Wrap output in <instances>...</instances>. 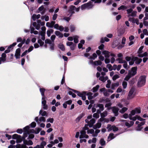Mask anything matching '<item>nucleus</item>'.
I'll return each instance as SVG.
<instances>
[{
	"instance_id": "obj_1",
	"label": "nucleus",
	"mask_w": 148,
	"mask_h": 148,
	"mask_svg": "<svg viewBox=\"0 0 148 148\" xmlns=\"http://www.w3.org/2000/svg\"><path fill=\"white\" fill-rule=\"evenodd\" d=\"M92 2L90 1L88 2L85 3L81 6V8L82 10H84L85 9L89 10L93 8L94 5Z\"/></svg>"
},
{
	"instance_id": "obj_2",
	"label": "nucleus",
	"mask_w": 148,
	"mask_h": 148,
	"mask_svg": "<svg viewBox=\"0 0 148 148\" xmlns=\"http://www.w3.org/2000/svg\"><path fill=\"white\" fill-rule=\"evenodd\" d=\"M145 76H142L140 77L137 83L138 87H140L144 85L145 84Z\"/></svg>"
},
{
	"instance_id": "obj_3",
	"label": "nucleus",
	"mask_w": 148,
	"mask_h": 148,
	"mask_svg": "<svg viewBox=\"0 0 148 148\" xmlns=\"http://www.w3.org/2000/svg\"><path fill=\"white\" fill-rule=\"evenodd\" d=\"M10 51V50L8 49L5 51L4 53H2L1 57H0V64H1L2 62H5L6 60V55L5 53H9Z\"/></svg>"
},
{
	"instance_id": "obj_4",
	"label": "nucleus",
	"mask_w": 148,
	"mask_h": 148,
	"mask_svg": "<svg viewBox=\"0 0 148 148\" xmlns=\"http://www.w3.org/2000/svg\"><path fill=\"white\" fill-rule=\"evenodd\" d=\"M144 48V46H141L139 49L138 53V56L140 57H143L147 56V53L145 52L143 53H142L143 52V49Z\"/></svg>"
},
{
	"instance_id": "obj_5",
	"label": "nucleus",
	"mask_w": 148,
	"mask_h": 148,
	"mask_svg": "<svg viewBox=\"0 0 148 148\" xmlns=\"http://www.w3.org/2000/svg\"><path fill=\"white\" fill-rule=\"evenodd\" d=\"M145 119H143V120L140 121V122L138 121H136V124L138 125L137 127L136 128L137 131H140L142 129V127L141 126L145 124Z\"/></svg>"
},
{
	"instance_id": "obj_6",
	"label": "nucleus",
	"mask_w": 148,
	"mask_h": 148,
	"mask_svg": "<svg viewBox=\"0 0 148 148\" xmlns=\"http://www.w3.org/2000/svg\"><path fill=\"white\" fill-rule=\"evenodd\" d=\"M46 27L45 26H43L41 27L42 31L40 32L39 33V35L41 36V38L43 41H44L45 39V34Z\"/></svg>"
},
{
	"instance_id": "obj_7",
	"label": "nucleus",
	"mask_w": 148,
	"mask_h": 148,
	"mask_svg": "<svg viewBox=\"0 0 148 148\" xmlns=\"http://www.w3.org/2000/svg\"><path fill=\"white\" fill-rule=\"evenodd\" d=\"M12 138L13 139H16L17 143H20L22 140V138L21 137L20 135L16 134H15L13 135Z\"/></svg>"
},
{
	"instance_id": "obj_8",
	"label": "nucleus",
	"mask_w": 148,
	"mask_h": 148,
	"mask_svg": "<svg viewBox=\"0 0 148 148\" xmlns=\"http://www.w3.org/2000/svg\"><path fill=\"white\" fill-rule=\"evenodd\" d=\"M35 120L38 125L40 124L41 122H45V118L43 116H41L39 118L37 116L35 117Z\"/></svg>"
},
{
	"instance_id": "obj_9",
	"label": "nucleus",
	"mask_w": 148,
	"mask_h": 148,
	"mask_svg": "<svg viewBox=\"0 0 148 148\" xmlns=\"http://www.w3.org/2000/svg\"><path fill=\"white\" fill-rule=\"evenodd\" d=\"M133 116L132 114L130 113L129 114V119L131 120H132L133 121H135L137 119L138 120L141 121L143 120V119L140 117V116Z\"/></svg>"
},
{
	"instance_id": "obj_10",
	"label": "nucleus",
	"mask_w": 148,
	"mask_h": 148,
	"mask_svg": "<svg viewBox=\"0 0 148 148\" xmlns=\"http://www.w3.org/2000/svg\"><path fill=\"white\" fill-rule=\"evenodd\" d=\"M47 101L45 97H42V104L43 109L47 110L48 109V106L46 104Z\"/></svg>"
},
{
	"instance_id": "obj_11",
	"label": "nucleus",
	"mask_w": 148,
	"mask_h": 148,
	"mask_svg": "<svg viewBox=\"0 0 148 148\" xmlns=\"http://www.w3.org/2000/svg\"><path fill=\"white\" fill-rule=\"evenodd\" d=\"M93 93L91 92H88L87 93L86 95L88 96V99L89 100H91L94 98L96 97L98 95V93L97 92L95 93L93 95Z\"/></svg>"
},
{
	"instance_id": "obj_12",
	"label": "nucleus",
	"mask_w": 148,
	"mask_h": 148,
	"mask_svg": "<svg viewBox=\"0 0 148 148\" xmlns=\"http://www.w3.org/2000/svg\"><path fill=\"white\" fill-rule=\"evenodd\" d=\"M66 45L67 46L70 47V49L72 50H74L76 46V44L71 42H67Z\"/></svg>"
},
{
	"instance_id": "obj_13",
	"label": "nucleus",
	"mask_w": 148,
	"mask_h": 148,
	"mask_svg": "<svg viewBox=\"0 0 148 148\" xmlns=\"http://www.w3.org/2000/svg\"><path fill=\"white\" fill-rule=\"evenodd\" d=\"M81 135L79 136V138H88L89 137V136L86 134V132L85 130H82L80 132Z\"/></svg>"
},
{
	"instance_id": "obj_14",
	"label": "nucleus",
	"mask_w": 148,
	"mask_h": 148,
	"mask_svg": "<svg viewBox=\"0 0 148 148\" xmlns=\"http://www.w3.org/2000/svg\"><path fill=\"white\" fill-rule=\"evenodd\" d=\"M136 67H133L132 68L131 70L129 71L128 73L132 77L136 74Z\"/></svg>"
},
{
	"instance_id": "obj_15",
	"label": "nucleus",
	"mask_w": 148,
	"mask_h": 148,
	"mask_svg": "<svg viewBox=\"0 0 148 148\" xmlns=\"http://www.w3.org/2000/svg\"><path fill=\"white\" fill-rule=\"evenodd\" d=\"M141 112V110L140 108H138L132 110L131 112V114L134 115L136 114L140 113Z\"/></svg>"
},
{
	"instance_id": "obj_16",
	"label": "nucleus",
	"mask_w": 148,
	"mask_h": 148,
	"mask_svg": "<svg viewBox=\"0 0 148 148\" xmlns=\"http://www.w3.org/2000/svg\"><path fill=\"white\" fill-rule=\"evenodd\" d=\"M121 121L124 122L125 123V125L127 127H131L134 124V122L132 121H130L129 123L127 122L126 120H122Z\"/></svg>"
},
{
	"instance_id": "obj_17",
	"label": "nucleus",
	"mask_w": 148,
	"mask_h": 148,
	"mask_svg": "<svg viewBox=\"0 0 148 148\" xmlns=\"http://www.w3.org/2000/svg\"><path fill=\"white\" fill-rule=\"evenodd\" d=\"M119 108L116 107H114L112 108V110L115 116H117L119 114Z\"/></svg>"
},
{
	"instance_id": "obj_18",
	"label": "nucleus",
	"mask_w": 148,
	"mask_h": 148,
	"mask_svg": "<svg viewBox=\"0 0 148 148\" xmlns=\"http://www.w3.org/2000/svg\"><path fill=\"white\" fill-rule=\"evenodd\" d=\"M101 121H98L97 123L93 127V128L95 129L99 128L101 126Z\"/></svg>"
},
{
	"instance_id": "obj_19",
	"label": "nucleus",
	"mask_w": 148,
	"mask_h": 148,
	"mask_svg": "<svg viewBox=\"0 0 148 148\" xmlns=\"http://www.w3.org/2000/svg\"><path fill=\"white\" fill-rule=\"evenodd\" d=\"M15 56L16 59L19 58L20 56V49L19 48L17 49L15 54Z\"/></svg>"
},
{
	"instance_id": "obj_20",
	"label": "nucleus",
	"mask_w": 148,
	"mask_h": 148,
	"mask_svg": "<svg viewBox=\"0 0 148 148\" xmlns=\"http://www.w3.org/2000/svg\"><path fill=\"white\" fill-rule=\"evenodd\" d=\"M86 92H81L78 96L82 97V99L83 100H85L86 99Z\"/></svg>"
},
{
	"instance_id": "obj_21",
	"label": "nucleus",
	"mask_w": 148,
	"mask_h": 148,
	"mask_svg": "<svg viewBox=\"0 0 148 148\" xmlns=\"http://www.w3.org/2000/svg\"><path fill=\"white\" fill-rule=\"evenodd\" d=\"M133 60L135 61V63L136 64H139L142 61V59L138 58L137 57H135L133 58Z\"/></svg>"
},
{
	"instance_id": "obj_22",
	"label": "nucleus",
	"mask_w": 148,
	"mask_h": 148,
	"mask_svg": "<svg viewBox=\"0 0 148 148\" xmlns=\"http://www.w3.org/2000/svg\"><path fill=\"white\" fill-rule=\"evenodd\" d=\"M94 107L96 108L98 107L99 108V109H100L101 111H103L104 109L103 105L101 104H95L94 105Z\"/></svg>"
},
{
	"instance_id": "obj_23",
	"label": "nucleus",
	"mask_w": 148,
	"mask_h": 148,
	"mask_svg": "<svg viewBox=\"0 0 148 148\" xmlns=\"http://www.w3.org/2000/svg\"><path fill=\"white\" fill-rule=\"evenodd\" d=\"M119 134H116L114 136V135L113 133L110 134L108 137V141H110L112 139L114 138L116 136L118 135Z\"/></svg>"
},
{
	"instance_id": "obj_24",
	"label": "nucleus",
	"mask_w": 148,
	"mask_h": 148,
	"mask_svg": "<svg viewBox=\"0 0 148 148\" xmlns=\"http://www.w3.org/2000/svg\"><path fill=\"white\" fill-rule=\"evenodd\" d=\"M134 91V88H132L129 91L128 96L129 99H131L133 97L132 95Z\"/></svg>"
},
{
	"instance_id": "obj_25",
	"label": "nucleus",
	"mask_w": 148,
	"mask_h": 148,
	"mask_svg": "<svg viewBox=\"0 0 148 148\" xmlns=\"http://www.w3.org/2000/svg\"><path fill=\"white\" fill-rule=\"evenodd\" d=\"M102 53L106 58H109L110 56V52L104 50L102 52Z\"/></svg>"
},
{
	"instance_id": "obj_26",
	"label": "nucleus",
	"mask_w": 148,
	"mask_h": 148,
	"mask_svg": "<svg viewBox=\"0 0 148 148\" xmlns=\"http://www.w3.org/2000/svg\"><path fill=\"white\" fill-rule=\"evenodd\" d=\"M95 122V120L94 119H92L89 121V123H88V126L90 127H91L94 124Z\"/></svg>"
},
{
	"instance_id": "obj_27",
	"label": "nucleus",
	"mask_w": 148,
	"mask_h": 148,
	"mask_svg": "<svg viewBox=\"0 0 148 148\" xmlns=\"http://www.w3.org/2000/svg\"><path fill=\"white\" fill-rule=\"evenodd\" d=\"M33 26L35 27L37 30H39L40 28L41 25L40 24L37 23L36 22H34L33 23Z\"/></svg>"
},
{
	"instance_id": "obj_28",
	"label": "nucleus",
	"mask_w": 148,
	"mask_h": 148,
	"mask_svg": "<svg viewBox=\"0 0 148 148\" xmlns=\"http://www.w3.org/2000/svg\"><path fill=\"white\" fill-rule=\"evenodd\" d=\"M23 143L24 144V145H32L33 144V143L32 141L31 140H25L23 141Z\"/></svg>"
},
{
	"instance_id": "obj_29",
	"label": "nucleus",
	"mask_w": 148,
	"mask_h": 148,
	"mask_svg": "<svg viewBox=\"0 0 148 148\" xmlns=\"http://www.w3.org/2000/svg\"><path fill=\"white\" fill-rule=\"evenodd\" d=\"M46 43L49 44L50 46L54 45V42L51 41L49 39H46L45 41Z\"/></svg>"
},
{
	"instance_id": "obj_30",
	"label": "nucleus",
	"mask_w": 148,
	"mask_h": 148,
	"mask_svg": "<svg viewBox=\"0 0 148 148\" xmlns=\"http://www.w3.org/2000/svg\"><path fill=\"white\" fill-rule=\"evenodd\" d=\"M148 19V16L147 15V13L145 14V17H144V18L143 23L144 25L146 26H147L148 25V22L145 21Z\"/></svg>"
},
{
	"instance_id": "obj_31",
	"label": "nucleus",
	"mask_w": 148,
	"mask_h": 148,
	"mask_svg": "<svg viewBox=\"0 0 148 148\" xmlns=\"http://www.w3.org/2000/svg\"><path fill=\"white\" fill-rule=\"evenodd\" d=\"M40 15L39 14L36 15V14H34L32 16V18L33 20L35 21L36 19H38L40 18Z\"/></svg>"
},
{
	"instance_id": "obj_32",
	"label": "nucleus",
	"mask_w": 148,
	"mask_h": 148,
	"mask_svg": "<svg viewBox=\"0 0 148 148\" xmlns=\"http://www.w3.org/2000/svg\"><path fill=\"white\" fill-rule=\"evenodd\" d=\"M55 34L59 38H62L63 36V35L59 31H56L55 32Z\"/></svg>"
},
{
	"instance_id": "obj_33",
	"label": "nucleus",
	"mask_w": 148,
	"mask_h": 148,
	"mask_svg": "<svg viewBox=\"0 0 148 148\" xmlns=\"http://www.w3.org/2000/svg\"><path fill=\"white\" fill-rule=\"evenodd\" d=\"M84 115L83 113L80 114L78 117L76 119L75 121L76 122H79L80 120L84 116Z\"/></svg>"
},
{
	"instance_id": "obj_34",
	"label": "nucleus",
	"mask_w": 148,
	"mask_h": 148,
	"mask_svg": "<svg viewBox=\"0 0 148 148\" xmlns=\"http://www.w3.org/2000/svg\"><path fill=\"white\" fill-rule=\"evenodd\" d=\"M108 79V77L107 76H100L99 78V80L102 81L103 82H105L106 80Z\"/></svg>"
},
{
	"instance_id": "obj_35",
	"label": "nucleus",
	"mask_w": 148,
	"mask_h": 148,
	"mask_svg": "<svg viewBox=\"0 0 148 148\" xmlns=\"http://www.w3.org/2000/svg\"><path fill=\"white\" fill-rule=\"evenodd\" d=\"M96 130L94 132V134L92 135V136L93 137H96L98 136V134H99L100 132V130L99 129H95Z\"/></svg>"
},
{
	"instance_id": "obj_36",
	"label": "nucleus",
	"mask_w": 148,
	"mask_h": 148,
	"mask_svg": "<svg viewBox=\"0 0 148 148\" xmlns=\"http://www.w3.org/2000/svg\"><path fill=\"white\" fill-rule=\"evenodd\" d=\"M41 38V36H40L39 35V37L38 38L39 39L38 40V42L39 44H40V46H42L44 44V42L43 41H42L41 40L42 39Z\"/></svg>"
},
{
	"instance_id": "obj_37",
	"label": "nucleus",
	"mask_w": 148,
	"mask_h": 148,
	"mask_svg": "<svg viewBox=\"0 0 148 148\" xmlns=\"http://www.w3.org/2000/svg\"><path fill=\"white\" fill-rule=\"evenodd\" d=\"M97 140V139L95 138H93L92 140L90 139L88 141V143L89 144H90L91 143H96Z\"/></svg>"
},
{
	"instance_id": "obj_38",
	"label": "nucleus",
	"mask_w": 148,
	"mask_h": 148,
	"mask_svg": "<svg viewBox=\"0 0 148 148\" xmlns=\"http://www.w3.org/2000/svg\"><path fill=\"white\" fill-rule=\"evenodd\" d=\"M137 12L136 11H133L130 14H129L128 15V17H130V16L134 17L136 15Z\"/></svg>"
},
{
	"instance_id": "obj_39",
	"label": "nucleus",
	"mask_w": 148,
	"mask_h": 148,
	"mask_svg": "<svg viewBox=\"0 0 148 148\" xmlns=\"http://www.w3.org/2000/svg\"><path fill=\"white\" fill-rule=\"evenodd\" d=\"M116 60L118 61V62L119 63H123L125 62V61L123 60V58H118L116 59Z\"/></svg>"
},
{
	"instance_id": "obj_40",
	"label": "nucleus",
	"mask_w": 148,
	"mask_h": 148,
	"mask_svg": "<svg viewBox=\"0 0 148 148\" xmlns=\"http://www.w3.org/2000/svg\"><path fill=\"white\" fill-rule=\"evenodd\" d=\"M116 92L117 93L121 92L122 94H124L125 93V91L124 90H122L121 88H119L116 90Z\"/></svg>"
},
{
	"instance_id": "obj_41",
	"label": "nucleus",
	"mask_w": 148,
	"mask_h": 148,
	"mask_svg": "<svg viewBox=\"0 0 148 148\" xmlns=\"http://www.w3.org/2000/svg\"><path fill=\"white\" fill-rule=\"evenodd\" d=\"M16 148H28L27 147L24 145L18 144L16 145Z\"/></svg>"
},
{
	"instance_id": "obj_42",
	"label": "nucleus",
	"mask_w": 148,
	"mask_h": 148,
	"mask_svg": "<svg viewBox=\"0 0 148 148\" xmlns=\"http://www.w3.org/2000/svg\"><path fill=\"white\" fill-rule=\"evenodd\" d=\"M39 114H41L42 116H46L47 115V113L45 111H43L40 110L39 112Z\"/></svg>"
},
{
	"instance_id": "obj_43",
	"label": "nucleus",
	"mask_w": 148,
	"mask_h": 148,
	"mask_svg": "<svg viewBox=\"0 0 148 148\" xmlns=\"http://www.w3.org/2000/svg\"><path fill=\"white\" fill-rule=\"evenodd\" d=\"M78 38L79 37L78 36H73V39L74 40V41L75 43H77L78 42Z\"/></svg>"
},
{
	"instance_id": "obj_44",
	"label": "nucleus",
	"mask_w": 148,
	"mask_h": 148,
	"mask_svg": "<svg viewBox=\"0 0 148 148\" xmlns=\"http://www.w3.org/2000/svg\"><path fill=\"white\" fill-rule=\"evenodd\" d=\"M99 143L102 146L105 145L106 144V142L103 138H101L99 141Z\"/></svg>"
},
{
	"instance_id": "obj_45",
	"label": "nucleus",
	"mask_w": 148,
	"mask_h": 148,
	"mask_svg": "<svg viewBox=\"0 0 148 148\" xmlns=\"http://www.w3.org/2000/svg\"><path fill=\"white\" fill-rule=\"evenodd\" d=\"M99 87V85H97L96 86L94 87L92 89V92H96L98 90Z\"/></svg>"
},
{
	"instance_id": "obj_46",
	"label": "nucleus",
	"mask_w": 148,
	"mask_h": 148,
	"mask_svg": "<svg viewBox=\"0 0 148 148\" xmlns=\"http://www.w3.org/2000/svg\"><path fill=\"white\" fill-rule=\"evenodd\" d=\"M94 66L101 65L102 62L100 60L95 61L94 62Z\"/></svg>"
},
{
	"instance_id": "obj_47",
	"label": "nucleus",
	"mask_w": 148,
	"mask_h": 148,
	"mask_svg": "<svg viewBox=\"0 0 148 148\" xmlns=\"http://www.w3.org/2000/svg\"><path fill=\"white\" fill-rule=\"evenodd\" d=\"M128 109V108L126 107H123L121 109L119 110V112L122 114L124 113Z\"/></svg>"
},
{
	"instance_id": "obj_48",
	"label": "nucleus",
	"mask_w": 148,
	"mask_h": 148,
	"mask_svg": "<svg viewBox=\"0 0 148 148\" xmlns=\"http://www.w3.org/2000/svg\"><path fill=\"white\" fill-rule=\"evenodd\" d=\"M40 90L41 92L42 96V97H45L44 96V92L45 91V89L44 88H40Z\"/></svg>"
},
{
	"instance_id": "obj_49",
	"label": "nucleus",
	"mask_w": 148,
	"mask_h": 148,
	"mask_svg": "<svg viewBox=\"0 0 148 148\" xmlns=\"http://www.w3.org/2000/svg\"><path fill=\"white\" fill-rule=\"evenodd\" d=\"M59 48L60 49L64 51L65 50L63 44H60L58 45Z\"/></svg>"
},
{
	"instance_id": "obj_50",
	"label": "nucleus",
	"mask_w": 148,
	"mask_h": 148,
	"mask_svg": "<svg viewBox=\"0 0 148 148\" xmlns=\"http://www.w3.org/2000/svg\"><path fill=\"white\" fill-rule=\"evenodd\" d=\"M114 125L111 126L110 124H108L106 127L107 129L108 130V131H110L112 130V128L113 127Z\"/></svg>"
},
{
	"instance_id": "obj_51",
	"label": "nucleus",
	"mask_w": 148,
	"mask_h": 148,
	"mask_svg": "<svg viewBox=\"0 0 148 148\" xmlns=\"http://www.w3.org/2000/svg\"><path fill=\"white\" fill-rule=\"evenodd\" d=\"M94 130L93 129H90L88 130L87 131V133L88 134H91L93 135L94 134Z\"/></svg>"
},
{
	"instance_id": "obj_52",
	"label": "nucleus",
	"mask_w": 148,
	"mask_h": 148,
	"mask_svg": "<svg viewBox=\"0 0 148 148\" xmlns=\"http://www.w3.org/2000/svg\"><path fill=\"white\" fill-rule=\"evenodd\" d=\"M92 118V115H90L88 116L87 119L85 120V122L86 123H89V120H91Z\"/></svg>"
},
{
	"instance_id": "obj_53",
	"label": "nucleus",
	"mask_w": 148,
	"mask_h": 148,
	"mask_svg": "<svg viewBox=\"0 0 148 148\" xmlns=\"http://www.w3.org/2000/svg\"><path fill=\"white\" fill-rule=\"evenodd\" d=\"M29 131H24L23 133V136L24 138H25L28 135H29Z\"/></svg>"
},
{
	"instance_id": "obj_54",
	"label": "nucleus",
	"mask_w": 148,
	"mask_h": 148,
	"mask_svg": "<svg viewBox=\"0 0 148 148\" xmlns=\"http://www.w3.org/2000/svg\"><path fill=\"white\" fill-rule=\"evenodd\" d=\"M97 57V54L95 53H93L92 54V56H90V59H93L94 60L95 59V58Z\"/></svg>"
},
{
	"instance_id": "obj_55",
	"label": "nucleus",
	"mask_w": 148,
	"mask_h": 148,
	"mask_svg": "<svg viewBox=\"0 0 148 148\" xmlns=\"http://www.w3.org/2000/svg\"><path fill=\"white\" fill-rule=\"evenodd\" d=\"M37 23L40 24L41 26H43L45 24V22H41L40 20H38L37 21Z\"/></svg>"
},
{
	"instance_id": "obj_56",
	"label": "nucleus",
	"mask_w": 148,
	"mask_h": 148,
	"mask_svg": "<svg viewBox=\"0 0 148 148\" xmlns=\"http://www.w3.org/2000/svg\"><path fill=\"white\" fill-rule=\"evenodd\" d=\"M106 67L110 71H111L113 70V67L110 64H107Z\"/></svg>"
},
{
	"instance_id": "obj_57",
	"label": "nucleus",
	"mask_w": 148,
	"mask_h": 148,
	"mask_svg": "<svg viewBox=\"0 0 148 148\" xmlns=\"http://www.w3.org/2000/svg\"><path fill=\"white\" fill-rule=\"evenodd\" d=\"M34 47L32 46H31L29 47V48L27 50H26V51H27V53H29L32 51Z\"/></svg>"
},
{
	"instance_id": "obj_58",
	"label": "nucleus",
	"mask_w": 148,
	"mask_h": 148,
	"mask_svg": "<svg viewBox=\"0 0 148 148\" xmlns=\"http://www.w3.org/2000/svg\"><path fill=\"white\" fill-rule=\"evenodd\" d=\"M127 8L126 7L123 5H122L118 9V10H124L125 9H127Z\"/></svg>"
},
{
	"instance_id": "obj_59",
	"label": "nucleus",
	"mask_w": 148,
	"mask_h": 148,
	"mask_svg": "<svg viewBox=\"0 0 148 148\" xmlns=\"http://www.w3.org/2000/svg\"><path fill=\"white\" fill-rule=\"evenodd\" d=\"M68 12L70 14V15H69L70 17H71L72 14L75 13V12L74 11L72 10H70V9H69Z\"/></svg>"
},
{
	"instance_id": "obj_60",
	"label": "nucleus",
	"mask_w": 148,
	"mask_h": 148,
	"mask_svg": "<svg viewBox=\"0 0 148 148\" xmlns=\"http://www.w3.org/2000/svg\"><path fill=\"white\" fill-rule=\"evenodd\" d=\"M46 144V143L44 141H42L40 145L41 146L42 148H44V146H45Z\"/></svg>"
},
{
	"instance_id": "obj_61",
	"label": "nucleus",
	"mask_w": 148,
	"mask_h": 148,
	"mask_svg": "<svg viewBox=\"0 0 148 148\" xmlns=\"http://www.w3.org/2000/svg\"><path fill=\"white\" fill-rule=\"evenodd\" d=\"M108 83L106 84V87L108 88H109L110 86L111 82L110 80L107 81Z\"/></svg>"
},
{
	"instance_id": "obj_62",
	"label": "nucleus",
	"mask_w": 148,
	"mask_h": 148,
	"mask_svg": "<svg viewBox=\"0 0 148 148\" xmlns=\"http://www.w3.org/2000/svg\"><path fill=\"white\" fill-rule=\"evenodd\" d=\"M127 82L124 81L123 82L122 86H123V88L125 89L127 86Z\"/></svg>"
},
{
	"instance_id": "obj_63",
	"label": "nucleus",
	"mask_w": 148,
	"mask_h": 148,
	"mask_svg": "<svg viewBox=\"0 0 148 148\" xmlns=\"http://www.w3.org/2000/svg\"><path fill=\"white\" fill-rule=\"evenodd\" d=\"M132 76L128 73L124 79L125 80L128 81Z\"/></svg>"
},
{
	"instance_id": "obj_64",
	"label": "nucleus",
	"mask_w": 148,
	"mask_h": 148,
	"mask_svg": "<svg viewBox=\"0 0 148 148\" xmlns=\"http://www.w3.org/2000/svg\"><path fill=\"white\" fill-rule=\"evenodd\" d=\"M119 77V76L118 75H115L112 77V79L113 80H115L116 79Z\"/></svg>"
}]
</instances>
